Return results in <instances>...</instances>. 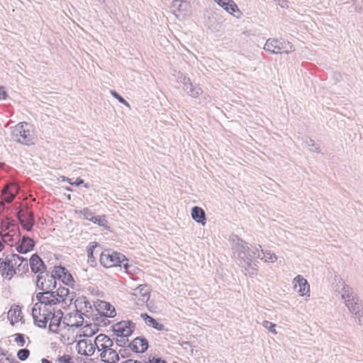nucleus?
<instances>
[{
  "mask_svg": "<svg viewBox=\"0 0 363 363\" xmlns=\"http://www.w3.org/2000/svg\"><path fill=\"white\" fill-rule=\"evenodd\" d=\"M37 287L42 290L36 294L37 300L42 303H49V298L53 294V291L57 288V280L53 276V272L50 274L48 272H45L43 274H38L36 279Z\"/></svg>",
  "mask_w": 363,
  "mask_h": 363,
  "instance_id": "f257e3e1",
  "label": "nucleus"
},
{
  "mask_svg": "<svg viewBox=\"0 0 363 363\" xmlns=\"http://www.w3.org/2000/svg\"><path fill=\"white\" fill-rule=\"evenodd\" d=\"M11 138L23 145L33 144L34 134L32 125L26 122L18 123L11 130Z\"/></svg>",
  "mask_w": 363,
  "mask_h": 363,
  "instance_id": "f03ea898",
  "label": "nucleus"
},
{
  "mask_svg": "<svg viewBox=\"0 0 363 363\" xmlns=\"http://www.w3.org/2000/svg\"><path fill=\"white\" fill-rule=\"evenodd\" d=\"M262 246L258 245L254 249L249 247L248 243L241 239H238V242L235 245V250L238 253V257L242 262L247 267H251L254 258L257 257L261 250Z\"/></svg>",
  "mask_w": 363,
  "mask_h": 363,
  "instance_id": "7ed1b4c3",
  "label": "nucleus"
},
{
  "mask_svg": "<svg viewBox=\"0 0 363 363\" xmlns=\"http://www.w3.org/2000/svg\"><path fill=\"white\" fill-rule=\"evenodd\" d=\"M264 49L267 52L275 55L289 54L295 50L294 45L283 38H269L264 44Z\"/></svg>",
  "mask_w": 363,
  "mask_h": 363,
  "instance_id": "20e7f679",
  "label": "nucleus"
},
{
  "mask_svg": "<svg viewBox=\"0 0 363 363\" xmlns=\"http://www.w3.org/2000/svg\"><path fill=\"white\" fill-rule=\"evenodd\" d=\"M47 306L38 301L34 304L32 308V316L35 325L41 328H46L52 315V311L48 308Z\"/></svg>",
  "mask_w": 363,
  "mask_h": 363,
  "instance_id": "39448f33",
  "label": "nucleus"
},
{
  "mask_svg": "<svg viewBox=\"0 0 363 363\" xmlns=\"http://www.w3.org/2000/svg\"><path fill=\"white\" fill-rule=\"evenodd\" d=\"M19 255L11 254L7 255L5 259L0 258V274L4 279L11 280L16 274V261L18 260Z\"/></svg>",
  "mask_w": 363,
  "mask_h": 363,
  "instance_id": "423d86ee",
  "label": "nucleus"
},
{
  "mask_svg": "<svg viewBox=\"0 0 363 363\" xmlns=\"http://www.w3.org/2000/svg\"><path fill=\"white\" fill-rule=\"evenodd\" d=\"M100 262L106 267L118 265L127 269L129 267L126 257L123 255L116 252H112L111 253L102 252L100 255Z\"/></svg>",
  "mask_w": 363,
  "mask_h": 363,
  "instance_id": "0eeeda50",
  "label": "nucleus"
},
{
  "mask_svg": "<svg viewBox=\"0 0 363 363\" xmlns=\"http://www.w3.org/2000/svg\"><path fill=\"white\" fill-rule=\"evenodd\" d=\"M335 281H336L335 292L340 296L345 305L357 298L352 288L347 284L339 275L335 276Z\"/></svg>",
  "mask_w": 363,
  "mask_h": 363,
  "instance_id": "6e6552de",
  "label": "nucleus"
},
{
  "mask_svg": "<svg viewBox=\"0 0 363 363\" xmlns=\"http://www.w3.org/2000/svg\"><path fill=\"white\" fill-rule=\"evenodd\" d=\"M17 217L23 228L31 231L35 223L34 214L28 208H20L17 211Z\"/></svg>",
  "mask_w": 363,
  "mask_h": 363,
  "instance_id": "1a4fd4ad",
  "label": "nucleus"
},
{
  "mask_svg": "<svg viewBox=\"0 0 363 363\" xmlns=\"http://www.w3.org/2000/svg\"><path fill=\"white\" fill-rule=\"evenodd\" d=\"M69 297V289L63 286H59L56 290L54 289L53 294L49 298V303H45V306H52L62 303L67 304Z\"/></svg>",
  "mask_w": 363,
  "mask_h": 363,
  "instance_id": "9d476101",
  "label": "nucleus"
},
{
  "mask_svg": "<svg viewBox=\"0 0 363 363\" xmlns=\"http://www.w3.org/2000/svg\"><path fill=\"white\" fill-rule=\"evenodd\" d=\"M135 324L132 321H121L113 325V331L116 336L128 337L132 335Z\"/></svg>",
  "mask_w": 363,
  "mask_h": 363,
  "instance_id": "9b49d317",
  "label": "nucleus"
},
{
  "mask_svg": "<svg viewBox=\"0 0 363 363\" xmlns=\"http://www.w3.org/2000/svg\"><path fill=\"white\" fill-rule=\"evenodd\" d=\"M53 276L55 279L61 280L67 286L73 285L74 281L72 275L68 272V270L62 266H55L52 271Z\"/></svg>",
  "mask_w": 363,
  "mask_h": 363,
  "instance_id": "f8f14e48",
  "label": "nucleus"
},
{
  "mask_svg": "<svg viewBox=\"0 0 363 363\" xmlns=\"http://www.w3.org/2000/svg\"><path fill=\"white\" fill-rule=\"evenodd\" d=\"M96 350L95 341L94 343L89 340H81L77 342V350L81 355L91 356Z\"/></svg>",
  "mask_w": 363,
  "mask_h": 363,
  "instance_id": "ddd939ff",
  "label": "nucleus"
},
{
  "mask_svg": "<svg viewBox=\"0 0 363 363\" xmlns=\"http://www.w3.org/2000/svg\"><path fill=\"white\" fill-rule=\"evenodd\" d=\"M172 8L176 17L180 18L188 14L189 4L186 1L174 0L172 4Z\"/></svg>",
  "mask_w": 363,
  "mask_h": 363,
  "instance_id": "4468645a",
  "label": "nucleus"
},
{
  "mask_svg": "<svg viewBox=\"0 0 363 363\" xmlns=\"http://www.w3.org/2000/svg\"><path fill=\"white\" fill-rule=\"evenodd\" d=\"M16 245V250L18 252L26 254L33 250L35 246V242L31 238L24 235L21 238H18Z\"/></svg>",
  "mask_w": 363,
  "mask_h": 363,
  "instance_id": "2eb2a0df",
  "label": "nucleus"
},
{
  "mask_svg": "<svg viewBox=\"0 0 363 363\" xmlns=\"http://www.w3.org/2000/svg\"><path fill=\"white\" fill-rule=\"evenodd\" d=\"M183 84V89L187 93L188 95L193 98H198L203 92L201 89L198 86L194 85L189 77L185 76L182 77L181 81Z\"/></svg>",
  "mask_w": 363,
  "mask_h": 363,
  "instance_id": "dca6fc26",
  "label": "nucleus"
},
{
  "mask_svg": "<svg viewBox=\"0 0 363 363\" xmlns=\"http://www.w3.org/2000/svg\"><path fill=\"white\" fill-rule=\"evenodd\" d=\"M29 264L31 271L35 274L39 273V274H43L45 272L46 266L38 254L31 255L29 259Z\"/></svg>",
  "mask_w": 363,
  "mask_h": 363,
  "instance_id": "f3484780",
  "label": "nucleus"
},
{
  "mask_svg": "<svg viewBox=\"0 0 363 363\" xmlns=\"http://www.w3.org/2000/svg\"><path fill=\"white\" fill-rule=\"evenodd\" d=\"M128 347L135 352L143 353L148 348V341L145 337H135L129 345Z\"/></svg>",
  "mask_w": 363,
  "mask_h": 363,
  "instance_id": "a211bd4d",
  "label": "nucleus"
},
{
  "mask_svg": "<svg viewBox=\"0 0 363 363\" xmlns=\"http://www.w3.org/2000/svg\"><path fill=\"white\" fill-rule=\"evenodd\" d=\"M96 348L99 351H103L113 345V340L105 334H99L95 338Z\"/></svg>",
  "mask_w": 363,
  "mask_h": 363,
  "instance_id": "6ab92c4d",
  "label": "nucleus"
},
{
  "mask_svg": "<svg viewBox=\"0 0 363 363\" xmlns=\"http://www.w3.org/2000/svg\"><path fill=\"white\" fill-rule=\"evenodd\" d=\"M14 226L13 223H9L1 231V237L3 242L11 246H13V236L16 234V231L13 228L10 229V228H14Z\"/></svg>",
  "mask_w": 363,
  "mask_h": 363,
  "instance_id": "aec40b11",
  "label": "nucleus"
},
{
  "mask_svg": "<svg viewBox=\"0 0 363 363\" xmlns=\"http://www.w3.org/2000/svg\"><path fill=\"white\" fill-rule=\"evenodd\" d=\"M18 191V187L14 184H8L2 189L4 199L7 203H11L16 197Z\"/></svg>",
  "mask_w": 363,
  "mask_h": 363,
  "instance_id": "412c9836",
  "label": "nucleus"
},
{
  "mask_svg": "<svg viewBox=\"0 0 363 363\" xmlns=\"http://www.w3.org/2000/svg\"><path fill=\"white\" fill-rule=\"evenodd\" d=\"M55 311V309H53ZM62 312L60 309L55 311H52L50 316L49 329L52 333H57L58 332V328L61 323Z\"/></svg>",
  "mask_w": 363,
  "mask_h": 363,
  "instance_id": "4be33fe9",
  "label": "nucleus"
},
{
  "mask_svg": "<svg viewBox=\"0 0 363 363\" xmlns=\"http://www.w3.org/2000/svg\"><path fill=\"white\" fill-rule=\"evenodd\" d=\"M100 357L101 360L106 363H116L119 361L118 353L112 347L103 350Z\"/></svg>",
  "mask_w": 363,
  "mask_h": 363,
  "instance_id": "5701e85b",
  "label": "nucleus"
},
{
  "mask_svg": "<svg viewBox=\"0 0 363 363\" xmlns=\"http://www.w3.org/2000/svg\"><path fill=\"white\" fill-rule=\"evenodd\" d=\"M294 288L298 286V292L301 296H305L309 293V284L306 279L301 275L296 276L293 281Z\"/></svg>",
  "mask_w": 363,
  "mask_h": 363,
  "instance_id": "b1692460",
  "label": "nucleus"
},
{
  "mask_svg": "<svg viewBox=\"0 0 363 363\" xmlns=\"http://www.w3.org/2000/svg\"><path fill=\"white\" fill-rule=\"evenodd\" d=\"M96 308L99 311V313H101L104 316L114 317L116 315L114 307L106 301H100Z\"/></svg>",
  "mask_w": 363,
  "mask_h": 363,
  "instance_id": "393cba45",
  "label": "nucleus"
},
{
  "mask_svg": "<svg viewBox=\"0 0 363 363\" xmlns=\"http://www.w3.org/2000/svg\"><path fill=\"white\" fill-rule=\"evenodd\" d=\"M150 289L147 284H140L133 293L134 296H138L139 300L143 302H147L150 298Z\"/></svg>",
  "mask_w": 363,
  "mask_h": 363,
  "instance_id": "a878e982",
  "label": "nucleus"
},
{
  "mask_svg": "<svg viewBox=\"0 0 363 363\" xmlns=\"http://www.w3.org/2000/svg\"><path fill=\"white\" fill-rule=\"evenodd\" d=\"M76 311L74 313V318H77V315L82 313V310H85L86 312H89V309H91V303L84 296L79 297L76 299L75 302Z\"/></svg>",
  "mask_w": 363,
  "mask_h": 363,
  "instance_id": "bb28decb",
  "label": "nucleus"
},
{
  "mask_svg": "<svg viewBox=\"0 0 363 363\" xmlns=\"http://www.w3.org/2000/svg\"><path fill=\"white\" fill-rule=\"evenodd\" d=\"M141 318L145 321V324L150 327H152L159 331H167L164 325L158 323L155 318L150 316L147 313H141Z\"/></svg>",
  "mask_w": 363,
  "mask_h": 363,
  "instance_id": "cd10ccee",
  "label": "nucleus"
},
{
  "mask_svg": "<svg viewBox=\"0 0 363 363\" xmlns=\"http://www.w3.org/2000/svg\"><path fill=\"white\" fill-rule=\"evenodd\" d=\"M191 217L198 223L205 225L206 218L205 211L199 206H194L191 208Z\"/></svg>",
  "mask_w": 363,
  "mask_h": 363,
  "instance_id": "c85d7f7f",
  "label": "nucleus"
},
{
  "mask_svg": "<svg viewBox=\"0 0 363 363\" xmlns=\"http://www.w3.org/2000/svg\"><path fill=\"white\" fill-rule=\"evenodd\" d=\"M214 1L229 13L238 11V7L233 0H214Z\"/></svg>",
  "mask_w": 363,
  "mask_h": 363,
  "instance_id": "c756f323",
  "label": "nucleus"
},
{
  "mask_svg": "<svg viewBox=\"0 0 363 363\" xmlns=\"http://www.w3.org/2000/svg\"><path fill=\"white\" fill-rule=\"evenodd\" d=\"M84 314V313H79L77 315L79 320H72L73 318H75L74 315L72 317V315H70L69 318H67V317H65L63 323L67 324V325L70 328H79L80 326H82L83 325V323H84V318H83Z\"/></svg>",
  "mask_w": 363,
  "mask_h": 363,
  "instance_id": "7c9ffc66",
  "label": "nucleus"
},
{
  "mask_svg": "<svg viewBox=\"0 0 363 363\" xmlns=\"http://www.w3.org/2000/svg\"><path fill=\"white\" fill-rule=\"evenodd\" d=\"M257 258L265 262L274 263L277 260V256L270 250H264L261 249V253L257 255Z\"/></svg>",
  "mask_w": 363,
  "mask_h": 363,
  "instance_id": "2f4dec72",
  "label": "nucleus"
},
{
  "mask_svg": "<svg viewBox=\"0 0 363 363\" xmlns=\"http://www.w3.org/2000/svg\"><path fill=\"white\" fill-rule=\"evenodd\" d=\"M97 246L98 243L96 242H91L87 247L88 263L90 264L91 267H94L96 264V260L94 257L93 253Z\"/></svg>",
  "mask_w": 363,
  "mask_h": 363,
  "instance_id": "473e14b6",
  "label": "nucleus"
},
{
  "mask_svg": "<svg viewBox=\"0 0 363 363\" xmlns=\"http://www.w3.org/2000/svg\"><path fill=\"white\" fill-rule=\"evenodd\" d=\"M19 258L16 262H19L18 267H16V273L19 272L21 274L26 272L28 270V261L27 259L19 255Z\"/></svg>",
  "mask_w": 363,
  "mask_h": 363,
  "instance_id": "72a5a7b5",
  "label": "nucleus"
},
{
  "mask_svg": "<svg viewBox=\"0 0 363 363\" xmlns=\"http://www.w3.org/2000/svg\"><path fill=\"white\" fill-rule=\"evenodd\" d=\"M345 306H347L349 311L352 314L363 309L362 304L360 303H359V298L357 297L356 298H354V301H352L349 302L348 303H347Z\"/></svg>",
  "mask_w": 363,
  "mask_h": 363,
  "instance_id": "f704fd0d",
  "label": "nucleus"
},
{
  "mask_svg": "<svg viewBox=\"0 0 363 363\" xmlns=\"http://www.w3.org/2000/svg\"><path fill=\"white\" fill-rule=\"evenodd\" d=\"M8 315L13 318L16 322L21 321L23 318L22 312L18 306H15L13 308H11Z\"/></svg>",
  "mask_w": 363,
  "mask_h": 363,
  "instance_id": "c9c22d12",
  "label": "nucleus"
},
{
  "mask_svg": "<svg viewBox=\"0 0 363 363\" xmlns=\"http://www.w3.org/2000/svg\"><path fill=\"white\" fill-rule=\"evenodd\" d=\"M79 213L83 216L86 220L92 221L94 216L93 213L88 208H84L79 211Z\"/></svg>",
  "mask_w": 363,
  "mask_h": 363,
  "instance_id": "e433bc0d",
  "label": "nucleus"
},
{
  "mask_svg": "<svg viewBox=\"0 0 363 363\" xmlns=\"http://www.w3.org/2000/svg\"><path fill=\"white\" fill-rule=\"evenodd\" d=\"M116 343L119 347H128V345L130 342H129L128 337L117 336V338L116 339Z\"/></svg>",
  "mask_w": 363,
  "mask_h": 363,
  "instance_id": "4c0bfd02",
  "label": "nucleus"
},
{
  "mask_svg": "<svg viewBox=\"0 0 363 363\" xmlns=\"http://www.w3.org/2000/svg\"><path fill=\"white\" fill-rule=\"evenodd\" d=\"M306 143L308 147L309 150H311V152H320L319 145L316 144L313 139L308 138L306 140Z\"/></svg>",
  "mask_w": 363,
  "mask_h": 363,
  "instance_id": "58836bf2",
  "label": "nucleus"
},
{
  "mask_svg": "<svg viewBox=\"0 0 363 363\" xmlns=\"http://www.w3.org/2000/svg\"><path fill=\"white\" fill-rule=\"evenodd\" d=\"M30 355L29 350L26 348L21 349L17 352V357L21 361L26 360Z\"/></svg>",
  "mask_w": 363,
  "mask_h": 363,
  "instance_id": "ea45409f",
  "label": "nucleus"
},
{
  "mask_svg": "<svg viewBox=\"0 0 363 363\" xmlns=\"http://www.w3.org/2000/svg\"><path fill=\"white\" fill-rule=\"evenodd\" d=\"M92 222L100 226H105L107 223L105 216H94Z\"/></svg>",
  "mask_w": 363,
  "mask_h": 363,
  "instance_id": "a19ab883",
  "label": "nucleus"
},
{
  "mask_svg": "<svg viewBox=\"0 0 363 363\" xmlns=\"http://www.w3.org/2000/svg\"><path fill=\"white\" fill-rule=\"evenodd\" d=\"M111 94L120 103L123 104V105H125V106H127L129 108H130L129 103L126 100H125L121 96H120L116 91H111Z\"/></svg>",
  "mask_w": 363,
  "mask_h": 363,
  "instance_id": "79ce46f5",
  "label": "nucleus"
},
{
  "mask_svg": "<svg viewBox=\"0 0 363 363\" xmlns=\"http://www.w3.org/2000/svg\"><path fill=\"white\" fill-rule=\"evenodd\" d=\"M262 326L267 328L269 332H271L273 334H277V331L275 330L276 325L268 321V320H264L262 322Z\"/></svg>",
  "mask_w": 363,
  "mask_h": 363,
  "instance_id": "37998d69",
  "label": "nucleus"
},
{
  "mask_svg": "<svg viewBox=\"0 0 363 363\" xmlns=\"http://www.w3.org/2000/svg\"><path fill=\"white\" fill-rule=\"evenodd\" d=\"M56 363H74L72 362V358L69 354H64L57 357L56 359Z\"/></svg>",
  "mask_w": 363,
  "mask_h": 363,
  "instance_id": "c03bdc74",
  "label": "nucleus"
},
{
  "mask_svg": "<svg viewBox=\"0 0 363 363\" xmlns=\"http://www.w3.org/2000/svg\"><path fill=\"white\" fill-rule=\"evenodd\" d=\"M352 315V317L354 318L356 323H357L359 325L363 324V309Z\"/></svg>",
  "mask_w": 363,
  "mask_h": 363,
  "instance_id": "a18cd8bd",
  "label": "nucleus"
},
{
  "mask_svg": "<svg viewBox=\"0 0 363 363\" xmlns=\"http://www.w3.org/2000/svg\"><path fill=\"white\" fill-rule=\"evenodd\" d=\"M14 340L18 344V345L20 347H23L26 344L24 335L21 334V333L15 334V340Z\"/></svg>",
  "mask_w": 363,
  "mask_h": 363,
  "instance_id": "49530a36",
  "label": "nucleus"
},
{
  "mask_svg": "<svg viewBox=\"0 0 363 363\" xmlns=\"http://www.w3.org/2000/svg\"><path fill=\"white\" fill-rule=\"evenodd\" d=\"M0 363H19L18 361H16L11 355H9L8 357L5 356L4 357V359H2L1 361H0Z\"/></svg>",
  "mask_w": 363,
  "mask_h": 363,
  "instance_id": "de8ad7c7",
  "label": "nucleus"
},
{
  "mask_svg": "<svg viewBox=\"0 0 363 363\" xmlns=\"http://www.w3.org/2000/svg\"><path fill=\"white\" fill-rule=\"evenodd\" d=\"M145 363H167L166 360L162 359L160 357H153L152 358H150L147 362H145Z\"/></svg>",
  "mask_w": 363,
  "mask_h": 363,
  "instance_id": "09e8293b",
  "label": "nucleus"
},
{
  "mask_svg": "<svg viewBox=\"0 0 363 363\" xmlns=\"http://www.w3.org/2000/svg\"><path fill=\"white\" fill-rule=\"evenodd\" d=\"M66 179L72 185L79 186V185L84 184V180L82 179H81L80 177H78L74 182H71L70 179L68 178H66Z\"/></svg>",
  "mask_w": 363,
  "mask_h": 363,
  "instance_id": "8fccbe9b",
  "label": "nucleus"
},
{
  "mask_svg": "<svg viewBox=\"0 0 363 363\" xmlns=\"http://www.w3.org/2000/svg\"><path fill=\"white\" fill-rule=\"evenodd\" d=\"M7 97V93L4 90V87L0 86V100H5Z\"/></svg>",
  "mask_w": 363,
  "mask_h": 363,
  "instance_id": "3c124183",
  "label": "nucleus"
},
{
  "mask_svg": "<svg viewBox=\"0 0 363 363\" xmlns=\"http://www.w3.org/2000/svg\"><path fill=\"white\" fill-rule=\"evenodd\" d=\"M119 354L121 355V357L123 358H125L126 357H128V355L130 354V352H129V350L128 349L124 348V349H121L119 350L118 354Z\"/></svg>",
  "mask_w": 363,
  "mask_h": 363,
  "instance_id": "603ef678",
  "label": "nucleus"
},
{
  "mask_svg": "<svg viewBox=\"0 0 363 363\" xmlns=\"http://www.w3.org/2000/svg\"><path fill=\"white\" fill-rule=\"evenodd\" d=\"M6 355V352H4V350L0 347V361L2 360V359H4V357H5Z\"/></svg>",
  "mask_w": 363,
  "mask_h": 363,
  "instance_id": "864d4df0",
  "label": "nucleus"
},
{
  "mask_svg": "<svg viewBox=\"0 0 363 363\" xmlns=\"http://www.w3.org/2000/svg\"><path fill=\"white\" fill-rule=\"evenodd\" d=\"M279 4L282 7L287 6V2L286 1L282 0L281 2H279Z\"/></svg>",
  "mask_w": 363,
  "mask_h": 363,
  "instance_id": "5fc2aeb1",
  "label": "nucleus"
},
{
  "mask_svg": "<svg viewBox=\"0 0 363 363\" xmlns=\"http://www.w3.org/2000/svg\"><path fill=\"white\" fill-rule=\"evenodd\" d=\"M41 362H42V363H52L50 361H49L48 359H45V358H43V359H41Z\"/></svg>",
  "mask_w": 363,
  "mask_h": 363,
  "instance_id": "6e6d98bb",
  "label": "nucleus"
},
{
  "mask_svg": "<svg viewBox=\"0 0 363 363\" xmlns=\"http://www.w3.org/2000/svg\"><path fill=\"white\" fill-rule=\"evenodd\" d=\"M4 248V244L0 241V251H2Z\"/></svg>",
  "mask_w": 363,
  "mask_h": 363,
  "instance_id": "4d7b16f0",
  "label": "nucleus"
},
{
  "mask_svg": "<svg viewBox=\"0 0 363 363\" xmlns=\"http://www.w3.org/2000/svg\"><path fill=\"white\" fill-rule=\"evenodd\" d=\"M86 188H88L89 187V184H84V185Z\"/></svg>",
  "mask_w": 363,
  "mask_h": 363,
  "instance_id": "13d9d810",
  "label": "nucleus"
},
{
  "mask_svg": "<svg viewBox=\"0 0 363 363\" xmlns=\"http://www.w3.org/2000/svg\"><path fill=\"white\" fill-rule=\"evenodd\" d=\"M19 262H16V265L15 266V268H16V267H18Z\"/></svg>",
  "mask_w": 363,
  "mask_h": 363,
  "instance_id": "bf43d9fd",
  "label": "nucleus"
},
{
  "mask_svg": "<svg viewBox=\"0 0 363 363\" xmlns=\"http://www.w3.org/2000/svg\"><path fill=\"white\" fill-rule=\"evenodd\" d=\"M68 300H69V302H72V298H69Z\"/></svg>",
  "mask_w": 363,
  "mask_h": 363,
  "instance_id": "052dcab7",
  "label": "nucleus"
},
{
  "mask_svg": "<svg viewBox=\"0 0 363 363\" xmlns=\"http://www.w3.org/2000/svg\"><path fill=\"white\" fill-rule=\"evenodd\" d=\"M67 190L71 191L70 188H67Z\"/></svg>",
  "mask_w": 363,
  "mask_h": 363,
  "instance_id": "680f3d73",
  "label": "nucleus"
}]
</instances>
